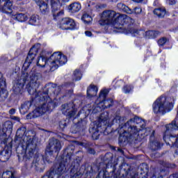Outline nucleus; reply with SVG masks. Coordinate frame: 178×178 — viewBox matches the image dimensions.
Returning a JSON list of instances; mask_svg holds the SVG:
<instances>
[{"instance_id":"27","label":"nucleus","mask_w":178,"mask_h":178,"mask_svg":"<svg viewBox=\"0 0 178 178\" xmlns=\"http://www.w3.org/2000/svg\"><path fill=\"white\" fill-rule=\"evenodd\" d=\"M65 172H66V167L65 166V163H61L56 170V173L58 176H62Z\"/></svg>"},{"instance_id":"3","label":"nucleus","mask_w":178,"mask_h":178,"mask_svg":"<svg viewBox=\"0 0 178 178\" xmlns=\"http://www.w3.org/2000/svg\"><path fill=\"white\" fill-rule=\"evenodd\" d=\"M67 62L66 56L60 54V52H54L52 54L42 50L38 57L36 65L39 67H49L51 72L56 70L59 66L65 65Z\"/></svg>"},{"instance_id":"1","label":"nucleus","mask_w":178,"mask_h":178,"mask_svg":"<svg viewBox=\"0 0 178 178\" xmlns=\"http://www.w3.org/2000/svg\"><path fill=\"white\" fill-rule=\"evenodd\" d=\"M41 74L37 72V68L34 67L32 68L29 75L23 79H20L14 85L13 89L15 92L19 94L22 92V90L26 84V88L31 95L35 96V102H42V106H38L33 111V118H39L42 115L47 113L49 108L48 105H54V102L49 98L48 93H42L41 92H37V88L40 86V80H41Z\"/></svg>"},{"instance_id":"16","label":"nucleus","mask_w":178,"mask_h":178,"mask_svg":"<svg viewBox=\"0 0 178 178\" xmlns=\"http://www.w3.org/2000/svg\"><path fill=\"white\" fill-rule=\"evenodd\" d=\"M39 48H40V44H35L30 49L26 58L30 63H31V62L34 60V58H35V55L38 54Z\"/></svg>"},{"instance_id":"17","label":"nucleus","mask_w":178,"mask_h":178,"mask_svg":"<svg viewBox=\"0 0 178 178\" xmlns=\"http://www.w3.org/2000/svg\"><path fill=\"white\" fill-rule=\"evenodd\" d=\"M98 92V88L94 85H90V86L87 90V95L89 98L92 97H95Z\"/></svg>"},{"instance_id":"6","label":"nucleus","mask_w":178,"mask_h":178,"mask_svg":"<svg viewBox=\"0 0 178 178\" xmlns=\"http://www.w3.org/2000/svg\"><path fill=\"white\" fill-rule=\"evenodd\" d=\"M152 108L154 113L165 115L173 109V100L171 98L161 96L154 102Z\"/></svg>"},{"instance_id":"24","label":"nucleus","mask_w":178,"mask_h":178,"mask_svg":"<svg viewBox=\"0 0 178 178\" xmlns=\"http://www.w3.org/2000/svg\"><path fill=\"white\" fill-rule=\"evenodd\" d=\"M117 8H118L120 10H123V12H126V13H129V15L133 14V10L130 9L122 3H118L117 5Z\"/></svg>"},{"instance_id":"50","label":"nucleus","mask_w":178,"mask_h":178,"mask_svg":"<svg viewBox=\"0 0 178 178\" xmlns=\"http://www.w3.org/2000/svg\"><path fill=\"white\" fill-rule=\"evenodd\" d=\"M119 83H120V81H118V82H117V84H119Z\"/></svg>"},{"instance_id":"35","label":"nucleus","mask_w":178,"mask_h":178,"mask_svg":"<svg viewBox=\"0 0 178 178\" xmlns=\"http://www.w3.org/2000/svg\"><path fill=\"white\" fill-rule=\"evenodd\" d=\"M108 120V113H104L99 117V122H106Z\"/></svg>"},{"instance_id":"10","label":"nucleus","mask_w":178,"mask_h":178,"mask_svg":"<svg viewBox=\"0 0 178 178\" xmlns=\"http://www.w3.org/2000/svg\"><path fill=\"white\" fill-rule=\"evenodd\" d=\"M59 29H61V30H72L76 29V22L70 18H63L60 22Z\"/></svg>"},{"instance_id":"43","label":"nucleus","mask_w":178,"mask_h":178,"mask_svg":"<svg viewBox=\"0 0 178 178\" xmlns=\"http://www.w3.org/2000/svg\"><path fill=\"white\" fill-rule=\"evenodd\" d=\"M85 34H86V37H91V35H92V33H91V31H86L85 32Z\"/></svg>"},{"instance_id":"13","label":"nucleus","mask_w":178,"mask_h":178,"mask_svg":"<svg viewBox=\"0 0 178 178\" xmlns=\"http://www.w3.org/2000/svg\"><path fill=\"white\" fill-rule=\"evenodd\" d=\"M40 10L42 15H48L49 13V7L48 6V1L45 0H38L36 2Z\"/></svg>"},{"instance_id":"52","label":"nucleus","mask_w":178,"mask_h":178,"mask_svg":"<svg viewBox=\"0 0 178 178\" xmlns=\"http://www.w3.org/2000/svg\"><path fill=\"white\" fill-rule=\"evenodd\" d=\"M22 77H24V76L22 75Z\"/></svg>"},{"instance_id":"23","label":"nucleus","mask_w":178,"mask_h":178,"mask_svg":"<svg viewBox=\"0 0 178 178\" xmlns=\"http://www.w3.org/2000/svg\"><path fill=\"white\" fill-rule=\"evenodd\" d=\"M13 129V124L10 121L6 122L3 125V131L6 133V131H9L12 133V130Z\"/></svg>"},{"instance_id":"37","label":"nucleus","mask_w":178,"mask_h":178,"mask_svg":"<svg viewBox=\"0 0 178 178\" xmlns=\"http://www.w3.org/2000/svg\"><path fill=\"white\" fill-rule=\"evenodd\" d=\"M131 90H133V88H132V86H128V85H127V86H125L124 87V88H123V91H124V92L125 93V94H129V92H130V91Z\"/></svg>"},{"instance_id":"4","label":"nucleus","mask_w":178,"mask_h":178,"mask_svg":"<svg viewBox=\"0 0 178 178\" xmlns=\"http://www.w3.org/2000/svg\"><path fill=\"white\" fill-rule=\"evenodd\" d=\"M131 23H134V19L127 17L126 15H122L111 10L104 11L99 21V24L102 26L108 24L118 30L122 29L124 25Z\"/></svg>"},{"instance_id":"41","label":"nucleus","mask_w":178,"mask_h":178,"mask_svg":"<svg viewBox=\"0 0 178 178\" xmlns=\"http://www.w3.org/2000/svg\"><path fill=\"white\" fill-rule=\"evenodd\" d=\"M71 158H72V152H70L67 154V155L66 156V159H65L66 162H69V161H70Z\"/></svg>"},{"instance_id":"26","label":"nucleus","mask_w":178,"mask_h":178,"mask_svg":"<svg viewBox=\"0 0 178 178\" xmlns=\"http://www.w3.org/2000/svg\"><path fill=\"white\" fill-rule=\"evenodd\" d=\"M81 19L85 23V24H91V22H92V17H91V16L87 13L83 15Z\"/></svg>"},{"instance_id":"9","label":"nucleus","mask_w":178,"mask_h":178,"mask_svg":"<svg viewBox=\"0 0 178 178\" xmlns=\"http://www.w3.org/2000/svg\"><path fill=\"white\" fill-rule=\"evenodd\" d=\"M60 148H62L60 142L57 139L52 138L46 148V155H54V152H59Z\"/></svg>"},{"instance_id":"31","label":"nucleus","mask_w":178,"mask_h":178,"mask_svg":"<svg viewBox=\"0 0 178 178\" xmlns=\"http://www.w3.org/2000/svg\"><path fill=\"white\" fill-rule=\"evenodd\" d=\"M170 140L172 143V147H175L176 148H178V142H177V136H170Z\"/></svg>"},{"instance_id":"33","label":"nucleus","mask_w":178,"mask_h":178,"mask_svg":"<svg viewBox=\"0 0 178 178\" xmlns=\"http://www.w3.org/2000/svg\"><path fill=\"white\" fill-rule=\"evenodd\" d=\"M166 42H168V38H161L158 40V44L159 47H163Z\"/></svg>"},{"instance_id":"48","label":"nucleus","mask_w":178,"mask_h":178,"mask_svg":"<svg viewBox=\"0 0 178 178\" xmlns=\"http://www.w3.org/2000/svg\"><path fill=\"white\" fill-rule=\"evenodd\" d=\"M113 2H118V0H113Z\"/></svg>"},{"instance_id":"14","label":"nucleus","mask_w":178,"mask_h":178,"mask_svg":"<svg viewBox=\"0 0 178 178\" xmlns=\"http://www.w3.org/2000/svg\"><path fill=\"white\" fill-rule=\"evenodd\" d=\"M166 131L165 132L163 135V140L164 141H166V138H168V136H166V133L168 131H175V130H177L178 129V121L177 119L172 121L170 124H167L165 126Z\"/></svg>"},{"instance_id":"32","label":"nucleus","mask_w":178,"mask_h":178,"mask_svg":"<svg viewBox=\"0 0 178 178\" xmlns=\"http://www.w3.org/2000/svg\"><path fill=\"white\" fill-rule=\"evenodd\" d=\"M152 149L156 150L159 149L161 148V144L158 141H154L151 143Z\"/></svg>"},{"instance_id":"34","label":"nucleus","mask_w":178,"mask_h":178,"mask_svg":"<svg viewBox=\"0 0 178 178\" xmlns=\"http://www.w3.org/2000/svg\"><path fill=\"white\" fill-rule=\"evenodd\" d=\"M113 102V99H110L108 100H104L102 102L104 104L106 108H111Z\"/></svg>"},{"instance_id":"12","label":"nucleus","mask_w":178,"mask_h":178,"mask_svg":"<svg viewBox=\"0 0 178 178\" xmlns=\"http://www.w3.org/2000/svg\"><path fill=\"white\" fill-rule=\"evenodd\" d=\"M5 88H6V81L0 73V101L5 99L8 97V92Z\"/></svg>"},{"instance_id":"18","label":"nucleus","mask_w":178,"mask_h":178,"mask_svg":"<svg viewBox=\"0 0 178 178\" xmlns=\"http://www.w3.org/2000/svg\"><path fill=\"white\" fill-rule=\"evenodd\" d=\"M69 10L72 13H75L76 12H79L80 9H81V4L79 2H74L69 6Z\"/></svg>"},{"instance_id":"20","label":"nucleus","mask_w":178,"mask_h":178,"mask_svg":"<svg viewBox=\"0 0 178 178\" xmlns=\"http://www.w3.org/2000/svg\"><path fill=\"white\" fill-rule=\"evenodd\" d=\"M63 113L64 115H66L67 116H70V118H72L76 115L75 111H71L69 110V104L67 105H63Z\"/></svg>"},{"instance_id":"30","label":"nucleus","mask_w":178,"mask_h":178,"mask_svg":"<svg viewBox=\"0 0 178 178\" xmlns=\"http://www.w3.org/2000/svg\"><path fill=\"white\" fill-rule=\"evenodd\" d=\"M74 79L75 81H79V80H81V73L79 71V70H76L74 72Z\"/></svg>"},{"instance_id":"47","label":"nucleus","mask_w":178,"mask_h":178,"mask_svg":"<svg viewBox=\"0 0 178 178\" xmlns=\"http://www.w3.org/2000/svg\"><path fill=\"white\" fill-rule=\"evenodd\" d=\"M134 2H136L137 3H141V2H143V1L144 0H132Z\"/></svg>"},{"instance_id":"21","label":"nucleus","mask_w":178,"mask_h":178,"mask_svg":"<svg viewBox=\"0 0 178 178\" xmlns=\"http://www.w3.org/2000/svg\"><path fill=\"white\" fill-rule=\"evenodd\" d=\"M154 15H156L158 17H165V15H166V9L163 7L156 8L154 10Z\"/></svg>"},{"instance_id":"42","label":"nucleus","mask_w":178,"mask_h":178,"mask_svg":"<svg viewBox=\"0 0 178 178\" xmlns=\"http://www.w3.org/2000/svg\"><path fill=\"white\" fill-rule=\"evenodd\" d=\"M168 2L170 5H175L177 2V0H168Z\"/></svg>"},{"instance_id":"8","label":"nucleus","mask_w":178,"mask_h":178,"mask_svg":"<svg viewBox=\"0 0 178 178\" xmlns=\"http://www.w3.org/2000/svg\"><path fill=\"white\" fill-rule=\"evenodd\" d=\"M6 145V138L5 133L2 136H0V161L6 162L10 158V153L7 149H3V147Z\"/></svg>"},{"instance_id":"22","label":"nucleus","mask_w":178,"mask_h":178,"mask_svg":"<svg viewBox=\"0 0 178 178\" xmlns=\"http://www.w3.org/2000/svg\"><path fill=\"white\" fill-rule=\"evenodd\" d=\"M90 133H92V138L93 140H98L99 138V131L97 127H93L89 129Z\"/></svg>"},{"instance_id":"29","label":"nucleus","mask_w":178,"mask_h":178,"mask_svg":"<svg viewBox=\"0 0 178 178\" xmlns=\"http://www.w3.org/2000/svg\"><path fill=\"white\" fill-rule=\"evenodd\" d=\"M1 178H15V173L12 172V171H5L3 172Z\"/></svg>"},{"instance_id":"11","label":"nucleus","mask_w":178,"mask_h":178,"mask_svg":"<svg viewBox=\"0 0 178 178\" xmlns=\"http://www.w3.org/2000/svg\"><path fill=\"white\" fill-rule=\"evenodd\" d=\"M51 3V6L52 8L53 16H60L63 15V11H60L59 13H55L59 7L60 6V2H69V0H49Z\"/></svg>"},{"instance_id":"40","label":"nucleus","mask_w":178,"mask_h":178,"mask_svg":"<svg viewBox=\"0 0 178 178\" xmlns=\"http://www.w3.org/2000/svg\"><path fill=\"white\" fill-rule=\"evenodd\" d=\"M59 126L60 129H65V127H66V122H65V121L60 122Z\"/></svg>"},{"instance_id":"25","label":"nucleus","mask_w":178,"mask_h":178,"mask_svg":"<svg viewBox=\"0 0 178 178\" xmlns=\"http://www.w3.org/2000/svg\"><path fill=\"white\" fill-rule=\"evenodd\" d=\"M15 19L21 22H27V20H29V16L26 14L19 13L15 15Z\"/></svg>"},{"instance_id":"39","label":"nucleus","mask_w":178,"mask_h":178,"mask_svg":"<svg viewBox=\"0 0 178 178\" xmlns=\"http://www.w3.org/2000/svg\"><path fill=\"white\" fill-rule=\"evenodd\" d=\"M42 178H54V172H47Z\"/></svg>"},{"instance_id":"45","label":"nucleus","mask_w":178,"mask_h":178,"mask_svg":"<svg viewBox=\"0 0 178 178\" xmlns=\"http://www.w3.org/2000/svg\"><path fill=\"white\" fill-rule=\"evenodd\" d=\"M11 119H13V120H16L17 122H20V118H19V117L12 116Z\"/></svg>"},{"instance_id":"15","label":"nucleus","mask_w":178,"mask_h":178,"mask_svg":"<svg viewBox=\"0 0 178 178\" xmlns=\"http://www.w3.org/2000/svg\"><path fill=\"white\" fill-rule=\"evenodd\" d=\"M13 3L10 0H2L0 10L3 13H9L12 10V6Z\"/></svg>"},{"instance_id":"7","label":"nucleus","mask_w":178,"mask_h":178,"mask_svg":"<svg viewBox=\"0 0 178 178\" xmlns=\"http://www.w3.org/2000/svg\"><path fill=\"white\" fill-rule=\"evenodd\" d=\"M128 34H131L132 37H137L138 35H144L146 38H156L160 33L158 31H147L145 32L143 30H137L136 29H131L128 31Z\"/></svg>"},{"instance_id":"44","label":"nucleus","mask_w":178,"mask_h":178,"mask_svg":"<svg viewBox=\"0 0 178 178\" xmlns=\"http://www.w3.org/2000/svg\"><path fill=\"white\" fill-rule=\"evenodd\" d=\"M9 113H10V115H15V113H16V110L15 108H11L9 111Z\"/></svg>"},{"instance_id":"2","label":"nucleus","mask_w":178,"mask_h":178,"mask_svg":"<svg viewBox=\"0 0 178 178\" xmlns=\"http://www.w3.org/2000/svg\"><path fill=\"white\" fill-rule=\"evenodd\" d=\"M26 134V127H21L17 131V136L19 138L22 136V141L17 147V153L18 154V159H31L34 155L35 148H37V143H35V138L31 136Z\"/></svg>"},{"instance_id":"19","label":"nucleus","mask_w":178,"mask_h":178,"mask_svg":"<svg viewBox=\"0 0 178 178\" xmlns=\"http://www.w3.org/2000/svg\"><path fill=\"white\" fill-rule=\"evenodd\" d=\"M30 106H31V102H25L22 104L19 108V112L24 115V113H26V112L29 111Z\"/></svg>"},{"instance_id":"46","label":"nucleus","mask_w":178,"mask_h":178,"mask_svg":"<svg viewBox=\"0 0 178 178\" xmlns=\"http://www.w3.org/2000/svg\"><path fill=\"white\" fill-rule=\"evenodd\" d=\"M88 152L89 154H95V151L92 149H89Z\"/></svg>"},{"instance_id":"38","label":"nucleus","mask_w":178,"mask_h":178,"mask_svg":"<svg viewBox=\"0 0 178 178\" xmlns=\"http://www.w3.org/2000/svg\"><path fill=\"white\" fill-rule=\"evenodd\" d=\"M132 12V13H136V15H140V13L143 12V9H141L140 7H136Z\"/></svg>"},{"instance_id":"51","label":"nucleus","mask_w":178,"mask_h":178,"mask_svg":"<svg viewBox=\"0 0 178 178\" xmlns=\"http://www.w3.org/2000/svg\"><path fill=\"white\" fill-rule=\"evenodd\" d=\"M175 154L177 155V152H175Z\"/></svg>"},{"instance_id":"49","label":"nucleus","mask_w":178,"mask_h":178,"mask_svg":"<svg viewBox=\"0 0 178 178\" xmlns=\"http://www.w3.org/2000/svg\"><path fill=\"white\" fill-rule=\"evenodd\" d=\"M154 133H155V131H152V134H154Z\"/></svg>"},{"instance_id":"36","label":"nucleus","mask_w":178,"mask_h":178,"mask_svg":"<svg viewBox=\"0 0 178 178\" xmlns=\"http://www.w3.org/2000/svg\"><path fill=\"white\" fill-rule=\"evenodd\" d=\"M109 92V90L108 89H104L103 90L101 91L100 95H99V98H103L105 99V97L108 95V93Z\"/></svg>"},{"instance_id":"5","label":"nucleus","mask_w":178,"mask_h":178,"mask_svg":"<svg viewBox=\"0 0 178 178\" xmlns=\"http://www.w3.org/2000/svg\"><path fill=\"white\" fill-rule=\"evenodd\" d=\"M127 126H129L128 131H124L122 134L120 133V140L124 142L127 141L130 137L137 134L138 131L144 130L143 128L145 127V122L143 119L135 117L125 124V127H127Z\"/></svg>"},{"instance_id":"28","label":"nucleus","mask_w":178,"mask_h":178,"mask_svg":"<svg viewBox=\"0 0 178 178\" xmlns=\"http://www.w3.org/2000/svg\"><path fill=\"white\" fill-rule=\"evenodd\" d=\"M40 22V17L38 15H32L29 19V24H32L33 26H35L37 23Z\"/></svg>"}]
</instances>
